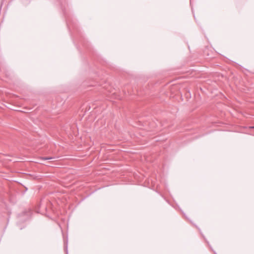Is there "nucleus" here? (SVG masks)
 Listing matches in <instances>:
<instances>
[{"label":"nucleus","mask_w":254,"mask_h":254,"mask_svg":"<svg viewBox=\"0 0 254 254\" xmlns=\"http://www.w3.org/2000/svg\"><path fill=\"white\" fill-rule=\"evenodd\" d=\"M56 158L55 157H42L41 159L44 160H51Z\"/></svg>","instance_id":"f257e3e1"},{"label":"nucleus","mask_w":254,"mask_h":254,"mask_svg":"<svg viewBox=\"0 0 254 254\" xmlns=\"http://www.w3.org/2000/svg\"><path fill=\"white\" fill-rule=\"evenodd\" d=\"M251 128H254V126H253V127H250Z\"/></svg>","instance_id":"f03ea898"}]
</instances>
